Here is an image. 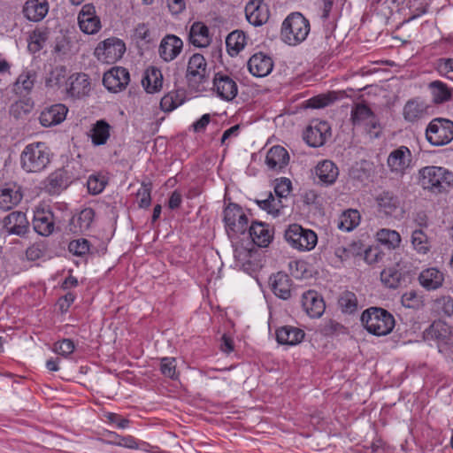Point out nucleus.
Instances as JSON below:
<instances>
[{"mask_svg":"<svg viewBox=\"0 0 453 453\" xmlns=\"http://www.w3.org/2000/svg\"><path fill=\"white\" fill-rule=\"evenodd\" d=\"M50 150L44 142L29 143L20 154L21 168L27 173H41L50 164Z\"/></svg>","mask_w":453,"mask_h":453,"instance_id":"obj_1","label":"nucleus"},{"mask_svg":"<svg viewBox=\"0 0 453 453\" xmlns=\"http://www.w3.org/2000/svg\"><path fill=\"white\" fill-rule=\"evenodd\" d=\"M361 322L372 334L384 336L390 334L395 325L394 316L387 310L380 307H370L363 311Z\"/></svg>","mask_w":453,"mask_h":453,"instance_id":"obj_2","label":"nucleus"},{"mask_svg":"<svg viewBox=\"0 0 453 453\" xmlns=\"http://www.w3.org/2000/svg\"><path fill=\"white\" fill-rule=\"evenodd\" d=\"M310 30V21L302 13L292 12L282 22L280 38L285 43L296 46L305 41Z\"/></svg>","mask_w":453,"mask_h":453,"instance_id":"obj_3","label":"nucleus"},{"mask_svg":"<svg viewBox=\"0 0 453 453\" xmlns=\"http://www.w3.org/2000/svg\"><path fill=\"white\" fill-rule=\"evenodd\" d=\"M418 176L421 187L434 193H441L453 185V173L441 166L422 167Z\"/></svg>","mask_w":453,"mask_h":453,"instance_id":"obj_4","label":"nucleus"},{"mask_svg":"<svg viewBox=\"0 0 453 453\" xmlns=\"http://www.w3.org/2000/svg\"><path fill=\"white\" fill-rule=\"evenodd\" d=\"M226 232L230 239L244 234L248 229L249 219L242 207L229 203L223 211Z\"/></svg>","mask_w":453,"mask_h":453,"instance_id":"obj_5","label":"nucleus"},{"mask_svg":"<svg viewBox=\"0 0 453 453\" xmlns=\"http://www.w3.org/2000/svg\"><path fill=\"white\" fill-rule=\"evenodd\" d=\"M426 138L433 146H443L453 140V121L444 118L432 119L426 129Z\"/></svg>","mask_w":453,"mask_h":453,"instance_id":"obj_6","label":"nucleus"},{"mask_svg":"<svg viewBox=\"0 0 453 453\" xmlns=\"http://www.w3.org/2000/svg\"><path fill=\"white\" fill-rule=\"evenodd\" d=\"M284 236L292 248L300 251L311 250L318 242V236L314 231L303 228L298 224L290 225Z\"/></svg>","mask_w":453,"mask_h":453,"instance_id":"obj_7","label":"nucleus"},{"mask_svg":"<svg viewBox=\"0 0 453 453\" xmlns=\"http://www.w3.org/2000/svg\"><path fill=\"white\" fill-rule=\"evenodd\" d=\"M125 51L126 45L122 40L110 37L97 44L94 55L102 63L113 64L123 57Z\"/></svg>","mask_w":453,"mask_h":453,"instance_id":"obj_8","label":"nucleus"},{"mask_svg":"<svg viewBox=\"0 0 453 453\" xmlns=\"http://www.w3.org/2000/svg\"><path fill=\"white\" fill-rule=\"evenodd\" d=\"M350 119L353 126L362 127L370 134L380 127L376 115L368 105L362 103L353 106Z\"/></svg>","mask_w":453,"mask_h":453,"instance_id":"obj_9","label":"nucleus"},{"mask_svg":"<svg viewBox=\"0 0 453 453\" xmlns=\"http://www.w3.org/2000/svg\"><path fill=\"white\" fill-rule=\"evenodd\" d=\"M331 136V127L328 122L314 119L306 128L303 139L311 147H320Z\"/></svg>","mask_w":453,"mask_h":453,"instance_id":"obj_10","label":"nucleus"},{"mask_svg":"<svg viewBox=\"0 0 453 453\" xmlns=\"http://www.w3.org/2000/svg\"><path fill=\"white\" fill-rule=\"evenodd\" d=\"M411 162L412 153L407 146L403 145L393 150L387 159L390 172L400 176L411 167Z\"/></svg>","mask_w":453,"mask_h":453,"instance_id":"obj_11","label":"nucleus"},{"mask_svg":"<svg viewBox=\"0 0 453 453\" xmlns=\"http://www.w3.org/2000/svg\"><path fill=\"white\" fill-rule=\"evenodd\" d=\"M130 81L127 69L116 66L106 72L103 77L104 86L111 92H119L126 88Z\"/></svg>","mask_w":453,"mask_h":453,"instance_id":"obj_12","label":"nucleus"},{"mask_svg":"<svg viewBox=\"0 0 453 453\" xmlns=\"http://www.w3.org/2000/svg\"><path fill=\"white\" fill-rule=\"evenodd\" d=\"M213 90L219 98L230 102L238 94V85L229 75L217 73L213 78Z\"/></svg>","mask_w":453,"mask_h":453,"instance_id":"obj_13","label":"nucleus"},{"mask_svg":"<svg viewBox=\"0 0 453 453\" xmlns=\"http://www.w3.org/2000/svg\"><path fill=\"white\" fill-rule=\"evenodd\" d=\"M207 63L204 57L196 53L188 63L186 78L191 83L201 84L207 79Z\"/></svg>","mask_w":453,"mask_h":453,"instance_id":"obj_14","label":"nucleus"},{"mask_svg":"<svg viewBox=\"0 0 453 453\" xmlns=\"http://www.w3.org/2000/svg\"><path fill=\"white\" fill-rule=\"evenodd\" d=\"M23 198L22 187L15 182L5 183L0 188V209L12 210L18 205Z\"/></svg>","mask_w":453,"mask_h":453,"instance_id":"obj_15","label":"nucleus"},{"mask_svg":"<svg viewBox=\"0 0 453 453\" xmlns=\"http://www.w3.org/2000/svg\"><path fill=\"white\" fill-rule=\"evenodd\" d=\"M65 91L68 96L81 98L90 91V81L88 74L78 73L72 74L66 81Z\"/></svg>","mask_w":453,"mask_h":453,"instance_id":"obj_16","label":"nucleus"},{"mask_svg":"<svg viewBox=\"0 0 453 453\" xmlns=\"http://www.w3.org/2000/svg\"><path fill=\"white\" fill-rule=\"evenodd\" d=\"M78 23L81 30L88 35H94L101 28L100 19L96 15L95 7L92 4L83 5L78 15Z\"/></svg>","mask_w":453,"mask_h":453,"instance_id":"obj_17","label":"nucleus"},{"mask_svg":"<svg viewBox=\"0 0 453 453\" xmlns=\"http://www.w3.org/2000/svg\"><path fill=\"white\" fill-rule=\"evenodd\" d=\"M182 48L183 42L180 37L167 35L160 42L158 54L164 61L170 62L180 54Z\"/></svg>","mask_w":453,"mask_h":453,"instance_id":"obj_18","label":"nucleus"},{"mask_svg":"<svg viewBox=\"0 0 453 453\" xmlns=\"http://www.w3.org/2000/svg\"><path fill=\"white\" fill-rule=\"evenodd\" d=\"M71 183V178L65 169L51 173L44 181V190L50 196L59 195Z\"/></svg>","mask_w":453,"mask_h":453,"instance_id":"obj_19","label":"nucleus"},{"mask_svg":"<svg viewBox=\"0 0 453 453\" xmlns=\"http://www.w3.org/2000/svg\"><path fill=\"white\" fill-rule=\"evenodd\" d=\"M315 176L321 186H332L339 177V168L331 160H322L315 167Z\"/></svg>","mask_w":453,"mask_h":453,"instance_id":"obj_20","label":"nucleus"},{"mask_svg":"<svg viewBox=\"0 0 453 453\" xmlns=\"http://www.w3.org/2000/svg\"><path fill=\"white\" fill-rule=\"evenodd\" d=\"M35 231L42 236H49L54 231V215L50 210L37 209L33 219Z\"/></svg>","mask_w":453,"mask_h":453,"instance_id":"obj_21","label":"nucleus"},{"mask_svg":"<svg viewBox=\"0 0 453 453\" xmlns=\"http://www.w3.org/2000/svg\"><path fill=\"white\" fill-rule=\"evenodd\" d=\"M248 68L253 76L265 77L273 71V62L269 56L257 52L249 59Z\"/></svg>","mask_w":453,"mask_h":453,"instance_id":"obj_22","label":"nucleus"},{"mask_svg":"<svg viewBox=\"0 0 453 453\" xmlns=\"http://www.w3.org/2000/svg\"><path fill=\"white\" fill-rule=\"evenodd\" d=\"M302 305L311 318L321 317L326 309L323 298L314 290H309L303 294Z\"/></svg>","mask_w":453,"mask_h":453,"instance_id":"obj_23","label":"nucleus"},{"mask_svg":"<svg viewBox=\"0 0 453 453\" xmlns=\"http://www.w3.org/2000/svg\"><path fill=\"white\" fill-rule=\"evenodd\" d=\"M269 283L272 291L277 297L283 300L291 297L292 280L287 273L278 272L270 277Z\"/></svg>","mask_w":453,"mask_h":453,"instance_id":"obj_24","label":"nucleus"},{"mask_svg":"<svg viewBox=\"0 0 453 453\" xmlns=\"http://www.w3.org/2000/svg\"><path fill=\"white\" fill-rule=\"evenodd\" d=\"M67 112L68 109L65 104H53L41 112L39 117L40 123L43 127L58 125L65 119Z\"/></svg>","mask_w":453,"mask_h":453,"instance_id":"obj_25","label":"nucleus"},{"mask_svg":"<svg viewBox=\"0 0 453 453\" xmlns=\"http://www.w3.org/2000/svg\"><path fill=\"white\" fill-rule=\"evenodd\" d=\"M245 15L248 22L254 27H260L265 24L269 18V13L262 1L250 0L245 6Z\"/></svg>","mask_w":453,"mask_h":453,"instance_id":"obj_26","label":"nucleus"},{"mask_svg":"<svg viewBox=\"0 0 453 453\" xmlns=\"http://www.w3.org/2000/svg\"><path fill=\"white\" fill-rule=\"evenodd\" d=\"M28 221L25 213L12 211L4 219V227L10 234L24 235L27 231Z\"/></svg>","mask_w":453,"mask_h":453,"instance_id":"obj_27","label":"nucleus"},{"mask_svg":"<svg viewBox=\"0 0 453 453\" xmlns=\"http://www.w3.org/2000/svg\"><path fill=\"white\" fill-rule=\"evenodd\" d=\"M288 152L282 146H273L266 153L265 164L273 171L279 172L282 170L288 165Z\"/></svg>","mask_w":453,"mask_h":453,"instance_id":"obj_28","label":"nucleus"},{"mask_svg":"<svg viewBox=\"0 0 453 453\" xmlns=\"http://www.w3.org/2000/svg\"><path fill=\"white\" fill-rule=\"evenodd\" d=\"M427 104L419 98H413L405 104L403 109V119L407 122L414 123L427 114Z\"/></svg>","mask_w":453,"mask_h":453,"instance_id":"obj_29","label":"nucleus"},{"mask_svg":"<svg viewBox=\"0 0 453 453\" xmlns=\"http://www.w3.org/2000/svg\"><path fill=\"white\" fill-rule=\"evenodd\" d=\"M248 229L252 242L258 247H267L273 239L269 226L265 223L254 221Z\"/></svg>","mask_w":453,"mask_h":453,"instance_id":"obj_30","label":"nucleus"},{"mask_svg":"<svg viewBox=\"0 0 453 453\" xmlns=\"http://www.w3.org/2000/svg\"><path fill=\"white\" fill-rule=\"evenodd\" d=\"M49 12L47 0H27L23 7L24 16L30 21H41Z\"/></svg>","mask_w":453,"mask_h":453,"instance_id":"obj_31","label":"nucleus"},{"mask_svg":"<svg viewBox=\"0 0 453 453\" xmlns=\"http://www.w3.org/2000/svg\"><path fill=\"white\" fill-rule=\"evenodd\" d=\"M419 284L426 290H435L444 282V274L434 267L423 270L418 275Z\"/></svg>","mask_w":453,"mask_h":453,"instance_id":"obj_32","label":"nucleus"},{"mask_svg":"<svg viewBox=\"0 0 453 453\" xmlns=\"http://www.w3.org/2000/svg\"><path fill=\"white\" fill-rule=\"evenodd\" d=\"M95 211L88 207L74 215L70 221V229L73 233H83L88 230L95 219Z\"/></svg>","mask_w":453,"mask_h":453,"instance_id":"obj_33","label":"nucleus"},{"mask_svg":"<svg viewBox=\"0 0 453 453\" xmlns=\"http://www.w3.org/2000/svg\"><path fill=\"white\" fill-rule=\"evenodd\" d=\"M189 42L196 47L203 48L210 44L211 36L208 27L203 22H195L192 24L189 35Z\"/></svg>","mask_w":453,"mask_h":453,"instance_id":"obj_34","label":"nucleus"},{"mask_svg":"<svg viewBox=\"0 0 453 453\" xmlns=\"http://www.w3.org/2000/svg\"><path fill=\"white\" fill-rule=\"evenodd\" d=\"M304 332L297 327L285 326L276 331V340L280 344L296 345L303 339Z\"/></svg>","mask_w":453,"mask_h":453,"instance_id":"obj_35","label":"nucleus"},{"mask_svg":"<svg viewBox=\"0 0 453 453\" xmlns=\"http://www.w3.org/2000/svg\"><path fill=\"white\" fill-rule=\"evenodd\" d=\"M111 125L104 119H99L90 129L91 142L95 146L104 145L111 135Z\"/></svg>","mask_w":453,"mask_h":453,"instance_id":"obj_36","label":"nucleus"},{"mask_svg":"<svg viewBox=\"0 0 453 453\" xmlns=\"http://www.w3.org/2000/svg\"><path fill=\"white\" fill-rule=\"evenodd\" d=\"M380 211L386 215H393L400 206V200L397 196L390 191H383L376 197Z\"/></svg>","mask_w":453,"mask_h":453,"instance_id":"obj_37","label":"nucleus"},{"mask_svg":"<svg viewBox=\"0 0 453 453\" xmlns=\"http://www.w3.org/2000/svg\"><path fill=\"white\" fill-rule=\"evenodd\" d=\"M142 84L148 93L159 91L163 84L161 71L156 67L148 68L142 80Z\"/></svg>","mask_w":453,"mask_h":453,"instance_id":"obj_38","label":"nucleus"},{"mask_svg":"<svg viewBox=\"0 0 453 453\" xmlns=\"http://www.w3.org/2000/svg\"><path fill=\"white\" fill-rule=\"evenodd\" d=\"M228 53L231 56L237 55L246 45V36L242 31L234 30L226 39Z\"/></svg>","mask_w":453,"mask_h":453,"instance_id":"obj_39","label":"nucleus"},{"mask_svg":"<svg viewBox=\"0 0 453 453\" xmlns=\"http://www.w3.org/2000/svg\"><path fill=\"white\" fill-rule=\"evenodd\" d=\"M429 88L433 96V102L436 104H443L451 98L450 88L441 81L430 82Z\"/></svg>","mask_w":453,"mask_h":453,"instance_id":"obj_40","label":"nucleus"},{"mask_svg":"<svg viewBox=\"0 0 453 453\" xmlns=\"http://www.w3.org/2000/svg\"><path fill=\"white\" fill-rule=\"evenodd\" d=\"M360 222V214L357 210L349 209L343 211L338 220V227L349 232L356 228Z\"/></svg>","mask_w":453,"mask_h":453,"instance_id":"obj_41","label":"nucleus"},{"mask_svg":"<svg viewBox=\"0 0 453 453\" xmlns=\"http://www.w3.org/2000/svg\"><path fill=\"white\" fill-rule=\"evenodd\" d=\"M67 70L63 65L52 68L46 75L45 85L48 88H58L65 81Z\"/></svg>","mask_w":453,"mask_h":453,"instance_id":"obj_42","label":"nucleus"},{"mask_svg":"<svg viewBox=\"0 0 453 453\" xmlns=\"http://www.w3.org/2000/svg\"><path fill=\"white\" fill-rule=\"evenodd\" d=\"M338 304L343 313L353 314L358 308L357 297L351 291H344L339 297Z\"/></svg>","mask_w":453,"mask_h":453,"instance_id":"obj_43","label":"nucleus"},{"mask_svg":"<svg viewBox=\"0 0 453 453\" xmlns=\"http://www.w3.org/2000/svg\"><path fill=\"white\" fill-rule=\"evenodd\" d=\"M377 239L381 244L388 246V249H395L401 242V236L398 232L386 228L380 229L377 233Z\"/></svg>","mask_w":453,"mask_h":453,"instance_id":"obj_44","label":"nucleus"},{"mask_svg":"<svg viewBox=\"0 0 453 453\" xmlns=\"http://www.w3.org/2000/svg\"><path fill=\"white\" fill-rule=\"evenodd\" d=\"M411 243L413 248L420 254H426L430 250L428 238L421 229H417L412 232Z\"/></svg>","mask_w":453,"mask_h":453,"instance_id":"obj_45","label":"nucleus"},{"mask_svg":"<svg viewBox=\"0 0 453 453\" xmlns=\"http://www.w3.org/2000/svg\"><path fill=\"white\" fill-rule=\"evenodd\" d=\"M90 242L85 238L73 240L68 244V251L76 257H84L89 253Z\"/></svg>","mask_w":453,"mask_h":453,"instance_id":"obj_46","label":"nucleus"},{"mask_svg":"<svg viewBox=\"0 0 453 453\" xmlns=\"http://www.w3.org/2000/svg\"><path fill=\"white\" fill-rule=\"evenodd\" d=\"M402 274L395 268H386L380 273L383 284L389 288H396L401 281Z\"/></svg>","mask_w":453,"mask_h":453,"instance_id":"obj_47","label":"nucleus"},{"mask_svg":"<svg viewBox=\"0 0 453 453\" xmlns=\"http://www.w3.org/2000/svg\"><path fill=\"white\" fill-rule=\"evenodd\" d=\"M35 78L36 75L34 71H24L19 75L15 85L18 89L29 92L35 85Z\"/></svg>","mask_w":453,"mask_h":453,"instance_id":"obj_48","label":"nucleus"},{"mask_svg":"<svg viewBox=\"0 0 453 453\" xmlns=\"http://www.w3.org/2000/svg\"><path fill=\"white\" fill-rule=\"evenodd\" d=\"M160 372L171 380H177L179 374L176 371V359L174 357H163L160 360Z\"/></svg>","mask_w":453,"mask_h":453,"instance_id":"obj_49","label":"nucleus"},{"mask_svg":"<svg viewBox=\"0 0 453 453\" xmlns=\"http://www.w3.org/2000/svg\"><path fill=\"white\" fill-rule=\"evenodd\" d=\"M151 189L152 184L150 182H142L141 188L136 193L137 203L140 208H148L151 203Z\"/></svg>","mask_w":453,"mask_h":453,"instance_id":"obj_50","label":"nucleus"},{"mask_svg":"<svg viewBox=\"0 0 453 453\" xmlns=\"http://www.w3.org/2000/svg\"><path fill=\"white\" fill-rule=\"evenodd\" d=\"M401 302L404 307L410 309H419L423 305L422 297L414 290L404 293Z\"/></svg>","mask_w":453,"mask_h":453,"instance_id":"obj_51","label":"nucleus"},{"mask_svg":"<svg viewBox=\"0 0 453 453\" xmlns=\"http://www.w3.org/2000/svg\"><path fill=\"white\" fill-rule=\"evenodd\" d=\"M75 349V344L73 340L65 338L54 344V351L65 357H69Z\"/></svg>","mask_w":453,"mask_h":453,"instance_id":"obj_52","label":"nucleus"},{"mask_svg":"<svg viewBox=\"0 0 453 453\" xmlns=\"http://www.w3.org/2000/svg\"><path fill=\"white\" fill-rule=\"evenodd\" d=\"M434 68L440 75L450 78L449 73H453V58H441L434 62Z\"/></svg>","mask_w":453,"mask_h":453,"instance_id":"obj_53","label":"nucleus"},{"mask_svg":"<svg viewBox=\"0 0 453 453\" xmlns=\"http://www.w3.org/2000/svg\"><path fill=\"white\" fill-rule=\"evenodd\" d=\"M173 96H176V92H169L162 97L160 107L164 111H172L182 104V100L173 101Z\"/></svg>","mask_w":453,"mask_h":453,"instance_id":"obj_54","label":"nucleus"},{"mask_svg":"<svg viewBox=\"0 0 453 453\" xmlns=\"http://www.w3.org/2000/svg\"><path fill=\"white\" fill-rule=\"evenodd\" d=\"M252 250L249 248L244 247L243 245H234V257L236 261L239 263L245 265L250 262V258L251 257Z\"/></svg>","mask_w":453,"mask_h":453,"instance_id":"obj_55","label":"nucleus"},{"mask_svg":"<svg viewBox=\"0 0 453 453\" xmlns=\"http://www.w3.org/2000/svg\"><path fill=\"white\" fill-rule=\"evenodd\" d=\"M280 200H276L271 194L267 199L257 201L259 207L272 214L279 213Z\"/></svg>","mask_w":453,"mask_h":453,"instance_id":"obj_56","label":"nucleus"},{"mask_svg":"<svg viewBox=\"0 0 453 453\" xmlns=\"http://www.w3.org/2000/svg\"><path fill=\"white\" fill-rule=\"evenodd\" d=\"M436 306L444 314L450 316L453 314V298L449 296H441L435 301Z\"/></svg>","mask_w":453,"mask_h":453,"instance_id":"obj_57","label":"nucleus"},{"mask_svg":"<svg viewBox=\"0 0 453 453\" xmlns=\"http://www.w3.org/2000/svg\"><path fill=\"white\" fill-rule=\"evenodd\" d=\"M334 98L331 95H319L310 99V105L312 108H323L332 104Z\"/></svg>","mask_w":453,"mask_h":453,"instance_id":"obj_58","label":"nucleus"},{"mask_svg":"<svg viewBox=\"0 0 453 453\" xmlns=\"http://www.w3.org/2000/svg\"><path fill=\"white\" fill-rule=\"evenodd\" d=\"M87 186L89 193L97 195L104 190L105 183L96 176H90L88 180Z\"/></svg>","mask_w":453,"mask_h":453,"instance_id":"obj_59","label":"nucleus"},{"mask_svg":"<svg viewBox=\"0 0 453 453\" xmlns=\"http://www.w3.org/2000/svg\"><path fill=\"white\" fill-rule=\"evenodd\" d=\"M290 191L291 182L288 179L281 180L276 184L274 188L275 194L280 198L287 197Z\"/></svg>","mask_w":453,"mask_h":453,"instance_id":"obj_60","label":"nucleus"},{"mask_svg":"<svg viewBox=\"0 0 453 453\" xmlns=\"http://www.w3.org/2000/svg\"><path fill=\"white\" fill-rule=\"evenodd\" d=\"M106 417L111 423L115 424L116 426L119 429H125L128 427L130 424L129 419L123 418L117 413L109 412Z\"/></svg>","mask_w":453,"mask_h":453,"instance_id":"obj_61","label":"nucleus"},{"mask_svg":"<svg viewBox=\"0 0 453 453\" xmlns=\"http://www.w3.org/2000/svg\"><path fill=\"white\" fill-rule=\"evenodd\" d=\"M357 245V243L354 242L351 245H349L348 248L338 247L335 249L334 254L341 260L347 259V258L350 257L351 256L355 255L354 250Z\"/></svg>","mask_w":453,"mask_h":453,"instance_id":"obj_62","label":"nucleus"},{"mask_svg":"<svg viewBox=\"0 0 453 453\" xmlns=\"http://www.w3.org/2000/svg\"><path fill=\"white\" fill-rule=\"evenodd\" d=\"M211 121V116L208 113L203 114L199 119L192 124L194 132L203 133L205 131L207 126Z\"/></svg>","mask_w":453,"mask_h":453,"instance_id":"obj_63","label":"nucleus"},{"mask_svg":"<svg viewBox=\"0 0 453 453\" xmlns=\"http://www.w3.org/2000/svg\"><path fill=\"white\" fill-rule=\"evenodd\" d=\"M75 298H76V296L72 292H68L64 296L59 298L58 304H59L60 310L62 311H67L69 307L73 303Z\"/></svg>","mask_w":453,"mask_h":453,"instance_id":"obj_64","label":"nucleus"}]
</instances>
